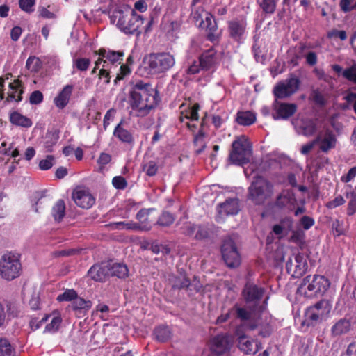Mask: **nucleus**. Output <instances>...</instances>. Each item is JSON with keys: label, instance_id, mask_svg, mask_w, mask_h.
<instances>
[{"label": "nucleus", "instance_id": "f257e3e1", "mask_svg": "<svg viewBox=\"0 0 356 356\" xmlns=\"http://www.w3.org/2000/svg\"><path fill=\"white\" fill-rule=\"evenodd\" d=\"M130 96L131 106L140 111H149L154 108L156 104V89L147 83L137 82Z\"/></svg>", "mask_w": 356, "mask_h": 356}, {"label": "nucleus", "instance_id": "f03ea898", "mask_svg": "<svg viewBox=\"0 0 356 356\" xmlns=\"http://www.w3.org/2000/svg\"><path fill=\"white\" fill-rule=\"evenodd\" d=\"M191 16L195 24L199 22L198 27L205 31L207 40L212 43L219 42L221 33L218 30V24L211 13L207 12L204 7L200 6L195 10H192Z\"/></svg>", "mask_w": 356, "mask_h": 356}, {"label": "nucleus", "instance_id": "7ed1b4c3", "mask_svg": "<svg viewBox=\"0 0 356 356\" xmlns=\"http://www.w3.org/2000/svg\"><path fill=\"white\" fill-rule=\"evenodd\" d=\"M273 194V184L261 175L254 177L248 188V198L256 205H264Z\"/></svg>", "mask_w": 356, "mask_h": 356}, {"label": "nucleus", "instance_id": "20e7f679", "mask_svg": "<svg viewBox=\"0 0 356 356\" xmlns=\"http://www.w3.org/2000/svg\"><path fill=\"white\" fill-rule=\"evenodd\" d=\"M330 286V280L324 275H309L304 277L298 288L307 298H318L323 296Z\"/></svg>", "mask_w": 356, "mask_h": 356}, {"label": "nucleus", "instance_id": "39448f33", "mask_svg": "<svg viewBox=\"0 0 356 356\" xmlns=\"http://www.w3.org/2000/svg\"><path fill=\"white\" fill-rule=\"evenodd\" d=\"M252 146L245 136H241L232 142L229 154L231 163L242 166L250 161Z\"/></svg>", "mask_w": 356, "mask_h": 356}, {"label": "nucleus", "instance_id": "423d86ee", "mask_svg": "<svg viewBox=\"0 0 356 356\" xmlns=\"http://www.w3.org/2000/svg\"><path fill=\"white\" fill-rule=\"evenodd\" d=\"M113 17L118 18V27L125 33L132 34L143 24L141 15H138L134 10H116Z\"/></svg>", "mask_w": 356, "mask_h": 356}, {"label": "nucleus", "instance_id": "0eeeda50", "mask_svg": "<svg viewBox=\"0 0 356 356\" xmlns=\"http://www.w3.org/2000/svg\"><path fill=\"white\" fill-rule=\"evenodd\" d=\"M22 267L19 256L8 252L0 259V277L6 280H13L18 277L22 273Z\"/></svg>", "mask_w": 356, "mask_h": 356}, {"label": "nucleus", "instance_id": "6e6552de", "mask_svg": "<svg viewBox=\"0 0 356 356\" xmlns=\"http://www.w3.org/2000/svg\"><path fill=\"white\" fill-rule=\"evenodd\" d=\"M266 292V290L264 286L252 282H247L241 291V296L250 307L255 309L264 298Z\"/></svg>", "mask_w": 356, "mask_h": 356}, {"label": "nucleus", "instance_id": "1a4fd4ad", "mask_svg": "<svg viewBox=\"0 0 356 356\" xmlns=\"http://www.w3.org/2000/svg\"><path fill=\"white\" fill-rule=\"evenodd\" d=\"M331 309V305L325 299H321L305 312V320L307 325H314L325 318Z\"/></svg>", "mask_w": 356, "mask_h": 356}, {"label": "nucleus", "instance_id": "9d476101", "mask_svg": "<svg viewBox=\"0 0 356 356\" xmlns=\"http://www.w3.org/2000/svg\"><path fill=\"white\" fill-rule=\"evenodd\" d=\"M220 252L223 261L227 267H238L241 261V255L235 242L231 238H225L222 243Z\"/></svg>", "mask_w": 356, "mask_h": 356}, {"label": "nucleus", "instance_id": "9b49d317", "mask_svg": "<svg viewBox=\"0 0 356 356\" xmlns=\"http://www.w3.org/2000/svg\"><path fill=\"white\" fill-rule=\"evenodd\" d=\"M300 86V80L293 74L285 81H280L273 88V95L276 99H284L296 93Z\"/></svg>", "mask_w": 356, "mask_h": 356}, {"label": "nucleus", "instance_id": "f8f14e48", "mask_svg": "<svg viewBox=\"0 0 356 356\" xmlns=\"http://www.w3.org/2000/svg\"><path fill=\"white\" fill-rule=\"evenodd\" d=\"M95 54L99 55V58L102 60V67L110 69L112 67H117L118 65H121L124 56L122 51H115L105 49H100L95 51Z\"/></svg>", "mask_w": 356, "mask_h": 356}, {"label": "nucleus", "instance_id": "ddd939ff", "mask_svg": "<svg viewBox=\"0 0 356 356\" xmlns=\"http://www.w3.org/2000/svg\"><path fill=\"white\" fill-rule=\"evenodd\" d=\"M75 204L83 209H88L95 203V198L90 190L83 186L76 187L72 194Z\"/></svg>", "mask_w": 356, "mask_h": 356}, {"label": "nucleus", "instance_id": "4468645a", "mask_svg": "<svg viewBox=\"0 0 356 356\" xmlns=\"http://www.w3.org/2000/svg\"><path fill=\"white\" fill-rule=\"evenodd\" d=\"M293 264L291 258H289L286 263V268L289 273H292L294 277H299L304 275L307 269V263L301 253H298L294 256Z\"/></svg>", "mask_w": 356, "mask_h": 356}, {"label": "nucleus", "instance_id": "2eb2a0df", "mask_svg": "<svg viewBox=\"0 0 356 356\" xmlns=\"http://www.w3.org/2000/svg\"><path fill=\"white\" fill-rule=\"evenodd\" d=\"M247 22L244 18H235L227 22L229 37L236 42H241L246 32Z\"/></svg>", "mask_w": 356, "mask_h": 356}, {"label": "nucleus", "instance_id": "dca6fc26", "mask_svg": "<svg viewBox=\"0 0 356 356\" xmlns=\"http://www.w3.org/2000/svg\"><path fill=\"white\" fill-rule=\"evenodd\" d=\"M274 120H286L293 115L297 111V105L294 103L276 102L273 105Z\"/></svg>", "mask_w": 356, "mask_h": 356}, {"label": "nucleus", "instance_id": "f3484780", "mask_svg": "<svg viewBox=\"0 0 356 356\" xmlns=\"http://www.w3.org/2000/svg\"><path fill=\"white\" fill-rule=\"evenodd\" d=\"M293 220L291 217L286 216L280 220L278 224L274 225L272 227L273 232L282 239L289 234L293 229Z\"/></svg>", "mask_w": 356, "mask_h": 356}, {"label": "nucleus", "instance_id": "a211bd4d", "mask_svg": "<svg viewBox=\"0 0 356 356\" xmlns=\"http://www.w3.org/2000/svg\"><path fill=\"white\" fill-rule=\"evenodd\" d=\"M315 138H318V144H319V149L321 152L327 153L330 149L335 148L337 139L331 130H326L323 138L321 135H318Z\"/></svg>", "mask_w": 356, "mask_h": 356}, {"label": "nucleus", "instance_id": "6ab92c4d", "mask_svg": "<svg viewBox=\"0 0 356 356\" xmlns=\"http://www.w3.org/2000/svg\"><path fill=\"white\" fill-rule=\"evenodd\" d=\"M175 63L174 56L170 53H157V74L168 71Z\"/></svg>", "mask_w": 356, "mask_h": 356}, {"label": "nucleus", "instance_id": "aec40b11", "mask_svg": "<svg viewBox=\"0 0 356 356\" xmlns=\"http://www.w3.org/2000/svg\"><path fill=\"white\" fill-rule=\"evenodd\" d=\"M109 264L94 265L88 270V275L94 280L103 282L109 277Z\"/></svg>", "mask_w": 356, "mask_h": 356}, {"label": "nucleus", "instance_id": "412c9836", "mask_svg": "<svg viewBox=\"0 0 356 356\" xmlns=\"http://www.w3.org/2000/svg\"><path fill=\"white\" fill-rule=\"evenodd\" d=\"M228 349L229 341L227 336L218 334L211 340V350L217 355L223 354Z\"/></svg>", "mask_w": 356, "mask_h": 356}, {"label": "nucleus", "instance_id": "4be33fe9", "mask_svg": "<svg viewBox=\"0 0 356 356\" xmlns=\"http://www.w3.org/2000/svg\"><path fill=\"white\" fill-rule=\"evenodd\" d=\"M143 169L148 176L156 175V156L152 148L149 149L145 154Z\"/></svg>", "mask_w": 356, "mask_h": 356}, {"label": "nucleus", "instance_id": "5701e85b", "mask_svg": "<svg viewBox=\"0 0 356 356\" xmlns=\"http://www.w3.org/2000/svg\"><path fill=\"white\" fill-rule=\"evenodd\" d=\"M140 70L143 76H151L156 74V54H149L144 57Z\"/></svg>", "mask_w": 356, "mask_h": 356}, {"label": "nucleus", "instance_id": "b1692460", "mask_svg": "<svg viewBox=\"0 0 356 356\" xmlns=\"http://www.w3.org/2000/svg\"><path fill=\"white\" fill-rule=\"evenodd\" d=\"M238 211V201L236 198L228 199L219 204L218 213L222 216L236 215Z\"/></svg>", "mask_w": 356, "mask_h": 356}, {"label": "nucleus", "instance_id": "393cba45", "mask_svg": "<svg viewBox=\"0 0 356 356\" xmlns=\"http://www.w3.org/2000/svg\"><path fill=\"white\" fill-rule=\"evenodd\" d=\"M216 51L213 48L204 51L199 57L202 70H208L216 63Z\"/></svg>", "mask_w": 356, "mask_h": 356}, {"label": "nucleus", "instance_id": "a878e982", "mask_svg": "<svg viewBox=\"0 0 356 356\" xmlns=\"http://www.w3.org/2000/svg\"><path fill=\"white\" fill-rule=\"evenodd\" d=\"M73 88L72 85H66L58 93V96L54 98V102L58 108H63L66 106L70 101Z\"/></svg>", "mask_w": 356, "mask_h": 356}, {"label": "nucleus", "instance_id": "bb28decb", "mask_svg": "<svg viewBox=\"0 0 356 356\" xmlns=\"http://www.w3.org/2000/svg\"><path fill=\"white\" fill-rule=\"evenodd\" d=\"M331 67L339 75L341 74L342 76L347 81L356 84V63L353 64L345 70H343L338 64H334Z\"/></svg>", "mask_w": 356, "mask_h": 356}, {"label": "nucleus", "instance_id": "cd10ccee", "mask_svg": "<svg viewBox=\"0 0 356 356\" xmlns=\"http://www.w3.org/2000/svg\"><path fill=\"white\" fill-rule=\"evenodd\" d=\"M351 329V322L347 318H341L337 321L331 327L332 337H338L347 334Z\"/></svg>", "mask_w": 356, "mask_h": 356}, {"label": "nucleus", "instance_id": "c85d7f7f", "mask_svg": "<svg viewBox=\"0 0 356 356\" xmlns=\"http://www.w3.org/2000/svg\"><path fill=\"white\" fill-rule=\"evenodd\" d=\"M236 334L238 337V348L246 354H250L253 352V344L252 341L248 339L247 336L238 327L236 330Z\"/></svg>", "mask_w": 356, "mask_h": 356}, {"label": "nucleus", "instance_id": "c756f323", "mask_svg": "<svg viewBox=\"0 0 356 356\" xmlns=\"http://www.w3.org/2000/svg\"><path fill=\"white\" fill-rule=\"evenodd\" d=\"M49 318H51V322L46 325L45 330L49 332H55L58 330L62 322L60 315L57 312H54L50 315L44 316L40 322L47 321Z\"/></svg>", "mask_w": 356, "mask_h": 356}, {"label": "nucleus", "instance_id": "7c9ffc66", "mask_svg": "<svg viewBox=\"0 0 356 356\" xmlns=\"http://www.w3.org/2000/svg\"><path fill=\"white\" fill-rule=\"evenodd\" d=\"M232 311L233 316L239 319L241 322H246L251 319L252 312L247 308L241 307L238 304L236 303L232 307Z\"/></svg>", "mask_w": 356, "mask_h": 356}, {"label": "nucleus", "instance_id": "2f4dec72", "mask_svg": "<svg viewBox=\"0 0 356 356\" xmlns=\"http://www.w3.org/2000/svg\"><path fill=\"white\" fill-rule=\"evenodd\" d=\"M113 136L122 143H130L133 140L131 134L123 127L122 122L115 127Z\"/></svg>", "mask_w": 356, "mask_h": 356}, {"label": "nucleus", "instance_id": "473e14b6", "mask_svg": "<svg viewBox=\"0 0 356 356\" xmlns=\"http://www.w3.org/2000/svg\"><path fill=\"white\" fill-rule=\"evenodd\" d=\"M153 209H141L136 216L137 219L140 222V229L149 230L152 226L149 223V213L153 212Z\"/></svg>", "mask_w": 356, "mask_h": 356}, {"label": "nucleus", "instance_id": "72a5a7b5", "mask_svg": "<svg viewBox=\"0 0 356 356\" xmlns=\"http://www.w3.org/2000/svg\"><path fill=\"white\" fill-rule=\"evenodd\" d=\"M256 121V115L251 111H238L236 115V122L243 126H250Z\"/></svg>", "mask_w": 356, "mask_h": 356}, {"label": "nucleus", "instance_id": "f704fd0d", "mask_svg": "<svg viewBox=\"0 0 356 356\" xmlns=\"http://www.w3.org/2000/svg\"><path fill=\"white\" fill-rule=\"evenodd\" d=\"M21 86L20 81L17 80H15L13 83H10L9 84V88L10 92L8 93V96L6 98V102H9L11 100H15L16 102H20L22 99V90H19Z\"/></svg>", "mask_w": 356, "mask_h": 356}, {"label": "nucleus", "instance_id": "c9c22d12", "mask_svg": "<svg viewBox=\"0 0 356 356\" xmlns=\"http://www.w3.org/2000/svg\"><path fill=\"white\" fill-rule=\"evenodd\" d=\"M109 276H116L119 278H124L128 276V268L122 264H109Z\"/></svg>", "mask_w": 356, "mask_h": 356}, {"label": "nucleus", "instance_id": "e433bc0d", "mask_svg": "<svg viewBox=\"0 0 356 356\" xmlns=\"http://www.w3.org/2000/svg\"><path fill=\"white\" fill-rule=\"evenodd\" d=\"M293 200V195L289 191H283L277 196L275 205L279 209H283Z\"/></svg>", "mask_w": 356, "mask_h": 356}, {"label": "nucleus", "instance_id": "4c0bfd02", "mask_svg": "<svg viewBox=\"0 0 356 356\" xmlns=\"http://www.w3.org/2000/svg\"><path fill=\"white\" fill-rule=\"evenodd\" d=\"M10 120L12 124L24 127H30L32 125L31 120L22 115L18 112H13L10 114Z\"/></svg>", "mask_w": 356, "mask_h": 356}, {"label": "nucleus", "instance_id": "58836bf2", "mask_svg": "<svg viewBox=\"0 0 356 356\" xmlns=\"http://www.w3.org/2000/svg\"><path fill=\"white\" fill-rule=\"evenodd\" d=\"M133 62V57L130 55L127 59V63L121 64L119 69V72L117 73L116 78L114 80L115 84H117L119 81L122 80L126 76L131 73V70L128 65H131Z\"/></svg>", "mask_w": 356, "mask_h": 356}, {"label": "nucleus", "instance_id": "ea45409f", "mask_svg": "<svg viewBox=\"0 0 356 356\" xmlns=\"http://www.w3.org/2000/svg\"><path fill=\"white\" fill-rule=\"evenodd\" d=\"M65 213V204L63 200H58L52 208L51 214L56 221H60Z\"/></svg>", "mask_w": 356, "mask_h": 356}, {"label": "nucleus", "instance_id": "a19ab883", "mask_svg": "<svg viewBox=\"0 0 356 356\" xmlns=\"http://www.w3.org/2000/svg\"><path fill=\"white\" fill-rule=\"evenodd\" d=\"M59 138L56 131H48L44 137V147L47 152H52V147L57 143Z\"/></svg>", "mask_w": 356, "mask_h": 356}, {"label": "nucleus", "instance_id": "79ce46f5", "mask_svg": "<svg viewBox=\"0 0 356 356\" xmlns=\"http://www.w3.org/2000/svg\"><path fill=\"white\" fill-rule=\"evenodd\" d=\"M300 129L304 136H311L316 133L317 130V125L314 120H306L302 121Z\"/></svg>", "mask_w": 356, "mask_h": 356}, {"label": "nucleus", "instance_id": "37998d69", "mask_svg": "<svg viewBox=\"0 0 356 356\" xmlns=\"http://www.w3.org/2000/svg\"><path fill=\"white\" fill-rule=\"evenodd\" d=\"M71 306L74 310L88 311L92 307V302L90 300H86L85 299L81 297H78L77 296L74 300L72 302Z\"/></svg>", "mask_w": 356, "mask_h": 356}, {"label": "nucleus", "instance_id": "c03bdc74", "mask_svg": "<svg viewBox=\"0 0 356 356\" xmlns=\"http://www.w3.org/2000/svg\"><path fill=\"white\" fill-rule=\"evenodd\" d=\"M278 0H261L259 2V7L266 15H272L275 12Z\"/></svg>", "mask_w": 356, "mask_h": 356}, {"label": "nucleus", "instance_id": "a18cd8bd", "mask_svg": "<svg viewBox=\"0 0 356 356\" xmlns=\"http://www.w3.org/2000/svg\"><path fill=\"white\" fill-rule=\"evenodd\" d=\"M346 197L349 199L347 207V215L353 216L356 213V190L346 192Z\"/></svg>", "mask_w": 356, "mask_h": 356}, {"label": "nucleus", "instance_id": "49530a36", "mask_svg": "<svg viewBox=\"0 0 356 356\" xmlns=\"http://www.w3.org/2000/svg\"><path fill=\"white\" fill-rule=\"evenodd\" d=\"M0 356H15V350L10 342L0 337Z\"/></svg>", "mask_w": 356, "mask_h": 356}, {"label": "nucleus", "instance_id": "de8ad7c7", "mask_svg": "<svg viewBox=\"0 0 356 356\" xmlns=\"http://www.w3.org/2000/svg\"><path fill=\"white\" fill-rule=\"evenodd\" d=\"M200 109V106L198 103L194 104L188 111H186V115L184 117L180 116L179 120L181 122H184V119H189L191 120H198L199 114L198 112Z\"/></svg>", "mask_w": 356, "mask_h": 356}, {"label": "nucleus", "instance_id": "09e8293b", "mask_svg": "<svg viewBox=\"0 0 356 356\" xmlns=\"http://www.w3.org/2000/svg\"><path fill=\"white\" fill-rule=\"evenodd\" d=\"M42 67L40 58L35 56H29L26 63V67L31 72H38Z\"/></svg>", "mask_w": 356, "mask_h": 356}, {"label": "nucleus", "instance_id": "8fccbe9b", "mask_svg": "<svg viewBox=\"0 0 356 356\" xmlns=\"http://www.w3.org/2000/svg\"><path fill=\"white\" fill-rule=\"evenodd\" d=\"M90 65V60L87 58H77L73 60V67L79 71H86Z\"/></svg>", "mask_w": 356, "mask_h": 356}, {"label": "nucleus", "instance_id": "3c124183", "mask_svg": "<svg viewBox=\"0 0 356 356\" xmlns=\"http://www.w3.org/2000/svg\"><path fill=\"white\" fill-rule=\"evenodd\" d=\"M171 337V331L168 326H159L157 327V341H166Z\"/></svg>", "mask_w": 356, "mask_h": 356}, {"label": "nucleus", "instance_id": "603ef678", "mask_svg": "<svg viewBox=\"0 0 356 356\" xmlns=\"http://www.w3.org/2000/svg\"><path fill=\"white\" fill-rule=\"evenodd\" d=\"M190 285V280L184 276L175 277V280L172 281V288L174 289H187Z\"/></svg>", "mask_w": 356, "mask_h": 356}, {"label": "nucleus", "instance_id": "864d4df0", "mask_svg": "<svg viewBox=\"0 0 356 356\" xmlns=\"http://www.w3.org/2000/svg\"><path fill=\"white\" fill-rule=\"evenodd\" d=\"M77 296V293L74 289H67L63 293L57 296L56 300L58 302L74 301Z\"/></svg>", "mask_w": 356, "mask_h": 356}, {"label": "nucleus", "instance_id": "5fc2aeb1", "mask_svg": "<svg viewBox=\"0 0 356 356\" xmlns=\"http://www.w3.org/2000/svg\"><path fill=\"white\" fill-rule=\"evenodd\" d=\"M175 220L174 216L169 212L165 211L159 217L157 220V224H159L162 226H169Z\"/></svg>", "mask_w": 356, "mask_h": 356}, {"label": "nucleus", "instance_id": "6e6d98bb", "mask_svg": "<svg viewBox=\"0 0 356 356\" xmlns=\"http://www.w3.org/2000/svg\"><path fill=\"white\" fill-rule=\"evenodd\" d=\"M116 229H127V230H136L140 229V227L138 224L133 222H118L113 225Z\"/></svg>", "mask_w": 356, "mask_h": 356}, {"label": "nucleus", "instance_id": "4d7b16f0", "mask_svg": "<svg viewBox=\"0 0 356 356\" xmlns=\"http://www.w3.org/2000/svg\"><path fill=\"white\" fill-rule=\"evenodd\" d=\"M292 234L289 239V241L296 243V244H300L303 242L305 239V233L301 230H293L292 229Z\"/></svg>", "mask_w": 356, "mask_h": 356}, {"label": "nucleus", "instance_id": "13d9d810", "mask_svg": "<svg viewBox=\"0 0 356 356\" xmlns=\"http://www.w3.org/2000/svg\"><path fill=\"white\" fill-rule=\"evenodd\" d=\"M204 139L205 138L196 137L195 136H194L193 144L197 147L195 149V153L197 155L202 153L207 147Z\"/></svg>", "mask_w": 356, "mask_h": 356}, {"label": "nucleus", "instance_id": "bf43d9fd", "mask_svg": "<svg viewBox=\"0 0 356 356\" xmlns=\"http://www.w3.org/2000/svg\"><path fill=\"white\" fill-rule=\"evenodd\" d=\"M327 38L330 39L339 38L341 40L344 41L347 39V33L343 30H337L333 29L327 33Z\"/></svg>", "mask_w": 356, "mask_h": 356}, {"label": "nucleus", "instance_id": "052dcab7", "mask_svg": "<svg viewBox=\"0 0 356 356\" xmlns=\"http://www.w3.org/2000/svg\"><path fill=\"white\" fill-rule=\"evenodd\" d=\"M113 186L118 190H123L127 186V181L122 176H115L112 179Z\"/></svg>", "mask_w": 356, "mask_h": 356}, {"label": "nucleus", "instance_id": "680f3d73", "mask_svg": "<svg viewBox=\"0 0 356 356\" xmlns=\"http://www.w3.org/2000/svg\"><path fill=\"white\" fill-rule=\"evenodd\" d=\"M35 3V0H19V5L20 8L26 13H31L33 11V6Z\"/></svg>", "mask_w": 356, "mask_h": 356}, {"label": "nucleus", "instance_id": "e2e57ef3", "mask_svg": "<svg viewBox=\"0 0 356 356\" xmlns=\"http://www.w3.org/2000/svg\"><path fill=\"white\" fill-rule=\"evenodd\" d=\"M345 202L344 198L341 195H338L334 200L327 202L325 207L329 209H333L343 205Z\"/></svg>", "mask_w": 356, "mask_h": 356}, {"label": "nucleus", "instance_id": "0e129e2a", "mask_svg": "<svg viewBox=\"0 0 356 356\" xmlns=\"http://www.w3.org/2000/svg\"><path fill=\"white\" fill-rule=\"evenodd\" d=\"M312 97L314 103L318 106H323L326 103L324 96L318 90L312 92Z\"/></svg>", "mask_w": 356, "mask_h": 356}, {"label": "nucleus", "instance_id": "69168bd1", "mask_svg": "<svg viewBox=\"0 0 356 356\" xmlns=\"http://www.w3.org/2000/svg\"><path fill=\"white\" fill-rule=\"evenodd\" d=\"M54 158L53 156H47L45 159L40 161L39 167L42 170H47L50 169L54 165Z\"/></svg>", "mask_w": 356, "mask_h": 356}, {"label": "nucleus", "instance_id": "338daca9", "mask_svg": "<svg viewBox=\"0 0 356 356\" xmlns=\"http://www.w3.org/2000/svg\"><path fill=\"white\" fill-rule=\"evenodd\" d=\"M209 236V230L208 228L204 226H198V230L197 231L195 238L197 240H204Z\"/></svg>", "mask_w": 356, "mask_h": 356}, {"label": "nucleus", "instance_id": "774afa93", "mask_svg": "<svg viewBox=\"0 0 356 356\" xmlns=\"http://www.w3.org/2000/svg\"><path fill=\"white\" fill-rule=\"evenodd\" d=\"M43 100V95L39 90L33 91L29 98V102L31 104H38Z\"/></svg>", "mask_w": 356, "mask_h": 356}]
</instances>
